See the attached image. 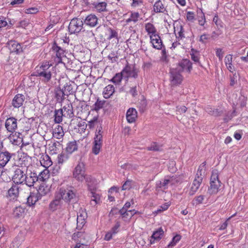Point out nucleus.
<instances>
[{"label":"nucleus","mask_w":248,"mask_h":248,"mask_svg":"<svg viewBox=\"0 0 248 248\" xmlns=\"http://www.w3.org/2000/svg\"><path fill=\"white\" fill-rule=\"evenodd\" d=\"M119 213L121 214L123 218H131L135 214L136 211L134 210H124V209H120Z\"/></svg>","instance_id":"ea45409f"},{"label":"nucleus","mask_w":248,"mask_h":248,"mask_svg":"<svg viewBox=\"0 0 248 248\" xmlns=\"http://www.w3.org/2000/svg\"><path fill=\"white\" fill-rule=\"evenodd\" d=\"M62 89L67 96L75 93L73 84L70 81L66 82Z\"/></svg>","instance_id":"c756f323"},{"label":"nucleus","mask_w":248,"mask_h":248,"mask_svg":"<svg viewBox=\"0 0 248 248\" xmlns=\"http://www.w3.org/2000/svg\"><path fill=\"white\" fill-rule=\"evenodd\" d=\"M105 103V101L104 100H101L98 98L96 102L93 105L92 110L97 112L100 109L103 108Z\"/></svg>","instance_id":"a19ab883"},{"label":"nucleus","mask_w":248,"mask_h":248,"mask_svg":"<svg viewBox=\"0 0 248 248\" xmlns=\"http://www.w3.org/2000/svg\"><path fill=\"white\" fill-rule=\"evenodd\" d=\"M5 126L9 132H14L17 128V120L14 117L8 118L5 121Z\"/></svg>","instance_id":"2eb2a0df"},{"label":"nucleus","mask_w":248,"mask_h":248,"mask_svg":"<svg viewBox=\"0 0 248 248\" xmlns=\"http://www.w3.org/2000/svg\"><path fill=\"white\" fill-rule=\"evenodd\" d=\"M62 202V198L56 193L55 199L49 204L50 209L52 211H55L58 207L61 205Z\"/></svg>","instance_id":"a878e982"},{"label":"nucleus","mask_w":248,"mask_h":248,"mask_svg":"<svg viewBox=\"0 0 248 248\" xmlns=\"http://www.w3.org/2000/svg\"><path fill=\"white\" fill-rule=\"evenodd\" d=\"M25 168H17L14 171V174L12 177V180L16 185L23 184L25 180L26 173Z\"/></svg>","instance_id":"6e6552de"},{"label":"nucleus","mask_w":248,"mask_h":248,"mask_svg":"<svg viewBox=\"0 0 248 248\" xmlns=\"http://www.w3.org/2000/svg\"><path fill=\"white\" fill-rule=\"evenodd\" d=\"M78 150V144L76 140L69 141L67 144L65 151L68 154H71Z\"/></svg>","instance_id":"c85d7f7f"},{"label":"nucleus","mask_w":248,"mask_h":248,"mask_svg":"<svg viewBox=\"0 0 248 248\" xmlns=\"http://www.w3.org/2000/svg\"><path fill=\"white\" fill-rule=\"evenodd\" d=\"M57 194L65 202H70L76 198V192L73 187H61Z\"/></svg>","instance_id":"20e7f679"},{"label":"nucleus","mask_w":248,"mask_h":248,"mask_svg":"<svg viewBox=\"0 0 248 248\" xmlns=\"http://www.w3.org/2000/svg\"><path fill=\"white\" fill-rule=\"evenodd\" d=\"M25 183L29 187L34 186V184L38 180L37 174L35 172H31L27 173L25 176Z\"/></svg>","instance_id":"4468645a"},{"label":"nucleus","mask_w":248,"mask_h":248,"mask_svg":"<svg viewBox=\"0 0 248 248\" xmlns=\"http://www.w3.org/2000/svg\"><path fill=\"white\" fill-rule=\"evenodd\" d=\"M39 198V197L37 194L31 193L27 198V204L30 206L34 205L36 202L38 200Z\"/></svg>","instance_id":"4c0bfd02"},{"label":"nucleus","mask_w":248,"mask_h":248,"mask_svg":"<svg viewBox=\"0 0 248 248\" xmlns=\"http://www.w3.org/2000/svg\"><path fill=\"white\" fill-rule=\"evenodd\" d=\"M40 162L41 165L46 168H48L53 164L50 157L47 154H44L41 156Z\"/></svg>","instance_id":"393cba45"},{"label":"nucleus","mask_w":248,"mask_h":248,"mask_svg":"<svg viewBox=\"0 0 248 248\" xmlns=\"http://www.w3.org/2000/svg\"><path fill=\"white\" fill-rule=\"evenodd\" d=\"M184 78L181 73L175 69L171 71V90L172 87L181 85L183 81Z\"/></svg>","instance_id":"9d476101"},{"label":"nucleus","mask_w":248,"mask_h":248,"mask_svg":"<svg viewBox=\"0 0 248 248\" xmlns=\"http://www.w3.org/2000/svg\"><path fill=\"white\" fill-rule=\"evenodd\" d=\"M83 22L80 18L72 19L69 25L68 30L71 34L79 32L83 29Z\"/></svg>","instance_id":"423d86ee"},{"label":"nucleus","mask_w":248,"mask_h":248,"mask_svg":"<svg viewBox=\"0 0 248 248\" xmlns=\"http://www.w3.org/2000/svg\"><path fill=\"white\" fill-rule=\"evenodd\" d=\"M120 222L119 221H116L115 225L111 229L110 231L115 235L119 232V229L120 227Z\"/></svg>","instance_id":"864d4df0"},{"label":"nucleus","mask_w":248,"mask_h":248,"mask_svg":"<svg viewBox=\"0 0 248 248\" xmlns=\"http://www.w3.org/2000/svg\"><path fill=\"white\" fill-rule=\"evenodd\" d=\"M63 112L64 116L69 118H72L74 116L73 107L71 103H69L63 107Z\"/></svg>","instance_id":"2f4dec72"},{"label":"nucleus","mask_w":248,"mask_h":248,"mask_svg":"<svg viewBox=\"0 0 248 248\" xmlns=\"http://www.w3.org/2000/svg\"><path fill=\"white\" fill-rule=\"evenodd\" d=\"M66 96L61 87L57 89L55 92V96L58 103H62L65 98Z\"/></svg>","instance_id":"72a5a7b5"},{"label":"nucleus","mask_w":248,"mask_h":248,"mask_svg":"<svg viewBox=\"0 0 248 248\" xmlns=\"http://www.w3.org/2000/svg\"><path fill=\"white\" fill-rule=\"evenodd\" d=\"M49 192V188L44 185H41L37 190V194L39 197L46 195Z\"/></svg>","instance_id":"a18cd8bd"},{"label":"nucleus","mask_w":248,"mask_h":248,"mask_svg":"<svg viewBox=\"0 0 248 248\" xmlns=\"http://www.w3.org/2000/svg\"><path fill=\"white\" fill-rule=\"evenodd\" d=\"M25 211V208L21 206L16 207L13 211V215L15 217L19 218L23 217Z\"/></svg>","instance_id":"f704fd0d"},{"label":"nucleus","mask_w":248,"mask_h":248,"mask_svg":"<svg viewBox=\"0 0 248 248\" xmlns=\"http://www.w3.org/2000/svg\"><path fill=\"white\" fill-rule=\"evenodd\" d=\"M187 108L185 106H179L176 107V111L177 114H181L185 113L187 110Z\"/></svg>","instance_id":"4d7b16f0"},{"label":"nucleus","mask_w":248,"mask_h":248,"mask_svg":"<svg viewBox=\"0 0 248 248\" xmlns=\"http://www.w3.org/2000/svg\"><path fill=\"white\" fill-rule=\"evenodd\" d=\"M102 144L93 142V146L92 148L93 153L95 155L99 154Z\"/></svg>","instance_id":"8fccbe9b"},{"label":"nucleus","mask_w":248,"mask_h":248,"mask_svg":"<svg viewBox=\"0 0 248 248\" xmlns=\"http://www.w3.org/2000/svg\"><path fill=\"white\" fill-rule=\"evenodd\" d=\"M218 173L217 170H214L212 172L210 178V186L208 188V192L210 195L217 194L219 187L220 186L221 182L218 178Z\"/></svg>","instance_id":"7ed1b4c3"},{"label":"nucleus","mask_w":248,"mask_h":248,"mask_svg":"<svg viewBox=\"0 0 248 248\" xmlns=\"http://www.w3.org/2000/svg\"><path fill=\"white\" fill-rule=\"evenodd\" d=\"M170 180L168 179H165L163 180V182H160V186L159 187L162 189V190H165L167 188V185L169 182Z\"/></svg>","instance_id":"774afa93"},{"label":"nucleus","mask_w":248,"mask_h":248,"mask_svg":"<svg viewBox=\"0 0 248 248\" xmlns=\"http://www.w3.org/2000/svg\"><path fill=\"white\" fill-rule=\"evenodd\" d=\"M62 147L60 141H51L49 144V150L52 154H56Z\"/></svg>","instance_id":"bb28decb"},{"label":"nucleus","mask_w":248,"mask_h":248,"mask_svg":"<svg viewBox=\"0 0 248 248\" xmlns=\"http://www.w3.org/2000/svg\"><path fill=\"white\" fill-rule=\"evenodd\" d=\"M147 149L150 151H158L160 150V147L156 143L153 142Z\"/></svg>","instance_id":"6e6d98bb"},{"label":"nucleus","mask_w":248,"mask_h":248,"mask_svg":"<svg viewBox=\"0 0 248 248\" xmlns=\"http://www.w3.org/2000/svg\"><path fill=\"white\" fill-rule=\"evenodd\" d=\"M145 29L146 31L147 32L148 34L150 35V37L152 35H155L157 34L156 29L154 25L152 23H146L145 25Z\"/></svg>","instance_id":"c9c22d12"},{"label":"nucleus","mask_w":248,"mask_h":248,"mask_svg":"<svg viewBox=\"0 0 248 248\" xmlns=\"http://www.w3.org/2000/svg\"><path fill=\"white\" fill-rule=\"evenodd\" d=\"M174 33L177 38L182 39L184 37V31L180 21H175L173 23Z\"/></svg>","instance_id":"ddd939ff"},{"label":"nucleus","mask_w":248,"mask_h":248,"mask_svg":"<svg viewBox=\"0 0 248 248\" xmlns=\"http://www.w3.org/2000/svg\"><path fill=\"white\" fill-rule=\"evenodd\" d=\"M140 18V14L138 12H131L130 17L126 19L125 22L127 24L133 22L134 23H136Z\"/></svg>","instance_id":"79ce46f5"},{"label":"nucleus","mask_w":248,"mask_h":248,"mask_svg":"<svg viewBox=\"0 0 248 248\" xmlns=\"http://www.w3.org/2000/svg\"><path fill=\"white\" fill-rule=\"evenodd\" d=\"M98 23V18L94 15H88L84 20V23L90 27H95Z\"/></svg>","instance_id":"5701e85b"},{"label":"nucleus","mask_w":248,"mask_h":248,"mask_svg":"<svg viewBox=\"0 0 248 248\" xmlns=\"http://www.w3.org/2000/svg\"><path fill=\"white\" fill-rule=\"evenodd\" d=\"M84 165L83 163H79L73 171V176L79 181H83L86 175L85 174Z\"/></svg>","instance_id":"1a4fd4ad"},{"label":"nucleus","mask_w":248,"mask_h":248,"mask_svg":"<svg viewBox=\"0 0 248 248\" xmlns=\"http://www.w3.org/2000/svg\"><path fill=\"white\" fill-rule=\"evenodd\" d=\"M126 119L129 123L134 122L137 118V112L136 109L130 108L126 112Z\"/></svg>","instance_id":"4be33fe9"},{"label":"nucleus","mask_w":248,"mask_h":248,"mask_svg":"<svg viewBox=\"0 0 248 248\" xmlns=\"http://www.w3.org/2000/svg\"><path fill=\"white\" fill-rule=\"evenodd\" d=\"M186 19L189 21L193 22L195 19V14L193 12L188 11L186 13Z\"/></svg>","instance_id":"13d9d810"},{"label":"nucleus","mask_w":248,"mask_h":248,"mask_svg":"<svg viewBox=\"0 0 248 248\" xmlns=\"http://www.w3.org/2000/svg\"><path fill=\"white\" fill-rule=\"evenodd\" d=\"M64 132L63 128L60 125H57L54 129L53 131V137L54 138L61 140L63 138L64 136Z\"/></svg>","instance_id":"cd10ccee"},{"label":"nucleus","mask_w":248,"mask_h":248,"mask_svg":"<svg viewBox=\"0 0 248 248\" xmlns=\"http://www.w3.org/2000/svg\"><path fill=\"white\" fill-rule=\"evenodd\" d=\"M154 10L156 13L164 12L165 11L164 5L160 0H158L154 5Z\"/></svg>","instance_id":"c03bdc74"},{"label":"nucleus","mask_w":248,"mask_h":248,"mask_svg":"<svg viewBox=\"0 0 248 248\" xmlns=\"http://www.w3.org/2000/svg\"><path fill=\"white\" fill-rule=\"evenodd\" d=\"M69 156L68 154L62 153L59 154L57 157V163L60 165H62L64 163L66 162L69 159Z\"/></svg>","instance_id":"58836bf2"},{"label":"nucleus","mask_w":248,"mask_h":248,"mask_svg":"<svg viewBox=\"0 0 248 248\" xmlns=\"http://www.w3.org/2000/svg\"><path fill=\"white\" fill-rule=\"evenodd\" d=\"M184 176L179 175L178 176H173L171 177V185L181 184L183 180Z\"/></svg>","instance_id":"49530a36"},{"label":"nucleus","mask_w":248,"mask_h":248,"mask_svg":"<svg viewBox=\"0 0 248 248\" xmlns=\"http://www.w3.org/2000/svg\"><path fill=\"white\" fill-rule=\"evenodd\" d=\"M114 87L112 85H108L103 90V94L104 97L108 99L114 93Z\"/></svg>","instance_id":"473e14b6"},{"label":"nucleus","mask_w":248,"mask_h":248,"mask_svg":"<svg viewBox=\"0 0 248 248\" xmlns=\"http://www.w3.org/2000/svg\"><path fill=\"white\" fill-rule=\"evenodd\" d=\"M137 87L136 86L130 87L129 91V93L131 94L132 96L135 97L138 94V91L137 89Z\"/></svg>","instance_id":"0e129e2a"},{"label":"nucleus","mask_w":248,"mask_h":248,"mask_svg":"<svg viewBox=\"0 0 248 248\" xmlns=\"http://www.w3.org/2000/svg\"><path fill=\"white\" fill-rule=\"evenodd\" d=\"M174 69L181 73L184 71L190 73L192 70V63L189 60L184 59L178 62Z\"/></svg>","instance_id":"0eeeda50"},{"label":"nucleus","mask_w":248,"mask_h":248,"mask_svg":"<svg viewBox=\"0 0 248 248\" xmlns=\"http://www.w3.org/2000/svg\"><path fill=\"white\" fill-rule=\"evenodd\" d=\"M131 182L129 180L126 181L122 186L123 190L129 189L131 187Z\"/></svg>","instance_id":"338daca9"},{"label":"nucleus","mask_w":248,"mask_h":248,"mask_svg":"<svg viewBox=\"0 0 248 248\" xmlns=\"http://www.w3.org/2000/svg\"><path fill=\"white\" fill-rule=\"evenodd\" d=\"M87 214L83 211H79L77 214V229L81 230L86 222Z\"/></svg>","instance_id":"f3484780"},{"label":"nucleus","mask_w":248,"mask_h":248,"mask_svg":"<svg viewBox=\"0 0 248 248\" xmlns=\"http://www.w3.org/2000/svg\"><path fill=\"white\" fill-rule=\"evenodd\" d=\"M19 187L17 185H13L8 189L6 197L9 201H15L17 200L19 195Z\"/></svg>","instance_id":"9b49d317"},{"label":"nucleus","mask_w":248,"mask_h":248,"mask_svg":"<svg viewBox=\"0 0 248 248\" xmlns=\"http://www.w3.org/2000/svg\"><path fill=\"white\" fill-rule=\"evenodd\" d=\"M25 100V96L22 94H17L12 100V105L15 108H18L22 106Z\"/></svg>","instance_id":"6ab92c4d"},{"label":"nucleus","mask_w":248,"mask_h":248,"mask_svg":"<svg viewBox=\"0 0 248 248\" xmlns=\"http://www.w3.org/2000/svg\"><path fill=\"white\" fill-rule=\"evenodd\" d=\"M150 37L151 43L153 46L156 49H160L162 47V43L160 39V36L158 34L155 35H152Z\"/></svg>","instance_id":"aec40b11"},{"label":"nucleus","mask_w":248,"mask_h":248,"mask_svg":"<svg viewBox=\"0 0 248 248\" xmlns=\"http://www.w3.org/2000/svg\"><path fill=\"white\" fill-rule=\"evenodd\" d=\"M232 62V56L231 54L227 55L225 58V63L226 65L231 64Z\"/></svg>","instance_id":"e2e57ef3"},{"label":"nucleus","mask_w":248,"mask_h":248,"mask_svg":"<svg viewBox=\"0 0 248 248\" xmlns=\"http://www.w3.org/2000/svg\"><path fill=\"white\" fill-rule=\"evenodd\" d=\"M104 132L102 127H99V129H96L95 132V136L94 138V142H97L102 144L103 143V135Z\"/></svg>","instance_id":"7c9ffc66"},{"label":"nucleus","mask_w":248,"mask_h":248,"mask_svg":"<svg viewBox=\"0 0 248 248\" xmlns=\"http://www.w3.org/2000/svg\"><path fill=\"white\" fill-rule=\"evenodd\" d=\"M47 173H46L45 171H42L38 176V180L41 181H45L48 178Z\"/></svg>","instance_id":"052dcab7"},{"label":"nucleus","mask_w":248,"mask_h":248,"mask_svg":"<svg viewBox=\"0 0 248 248\" xmlns=\"http://www.w3.org/2000/svg\"><path fill=\"white\" fill-rule=\"evenodd\" d=\"M84 180L86 181L88 189L89 191H93L96 190L97 181L91 175H87L85 176Z\"/></svg>","instance_id":"dca6fc26"},{"label":"nucleus","mask_w":248,"mask_h":248,"mask_svg":"<svg viewBox=\"0 0 248 248\" xmlns=\"http://www.w3.org/2000/svg\"><path fill=\"white\" fill-rule=\"evenodd\" d=\"M107 3L105 2H101L96 3L95 5V8L99 12L106 11Z\"/></svg>","instance_id":"de8ad7c7"},{"label":"nucleus","mask_w":248,"mask_h":248,"mask_svg":"<svg viewBox=\"0 0 248 248\" xmlns=\"http://www.w3.org/2000/svg\"><path fill=\"white\" fill-rule=\"evenodd\" d=\"M164 232L162 228H159L154 232L152 235L150 237L149 241L151 245L155 243V241H159L163 234Z\"/></svg>","instance_id":"412c9836"},{"label":"nucleus","mask_w":248,"mask_h":248,"mask_svg":"<svg viewBox=\"0 0 248 248\" xmlns=\"http://www.w3.org/2000/svg\"><path fill=\"white\" fill-rule=\"evenodd\" d=\"M206 162L202 163L198 168L195 179L190 186L189 194L194 195L199 188L203 180V176L205 170Z\"/></svg>","instance_id":"f03ea898"},{"label":"nucleus","mask_w":248,"mask_h":248,"mask_svg":"<svg viewBox=\"0 0 248 248\" xmlns=\"http://www.w3.org/2000/svg\"><path fill=\"white\" fill-rule=\"evenodd\" d=\"M63 113V109H59L58 110H55L54 121L56 123L59 124L62 122V116H64Z\"/></svg>","instance_id":"37998d69"},{"label":"nucleus","mask_w":248,"mask_h":248,"mask_svg":"<svg viewBox=\"0 0 248 248\" xmlns=\"http://www.w3.org/2000/svg\"><path fill=\"white\" fill-rule=\"evenodd\" d=\"M7 25V22L6 20V18L3 16L0 17V29L5 27Z\"/></svg>","instance_id":"69168bd1"},{"label":"nucleus","mask_w":248,"mask_h":248,"mask_svg":"<svg viewBox=\"0 0 248 248\" xmlns=\"http://www.w3.org/2000/svg\"><path fill=\"white\" fill-rule=\"evenodd\" d=\"M52 51L56 54L57 60L55 61L58 63L62 62V58L64 56V51L61 47L58 46L54 43L52 46Z\"/></svg>","instance_id":"a211bd4d"},{"label":"nucleus","mask_w":248,"mask_h":248,"mask_svg":"<svg viewBox=\"0 0 248 248\" xmlns=\"http://www.w3.org/2000/svg\"><path fill=\"white\" fill-rule=\"evenodd\" d=\"M223 54L224 53L222 51V49L219 48L216 49V54L220 61L222 60L223 57Z\"/></svg>","instance_id":"bf43d9fd"},{"label":"nucleus","mask_w":248,"mask_h":248,"mask_svg":"<svg viewBox=\"0 0 248 248\" xmlns=\"http://www.w3.org/2000/svg\"><path fill=\"white\" fill-rule=\"evenodd\" d=\"M108 31L109 33V35L108 37V39L110 40L113 38H117L118 33L115 30H114L111 28H109L108 29Z\"/></svg>","instance_id":"3c124183"},{"label":"nucleus","mask_w":248,"mask_h":248,"mask_svg":"<svg viewBox=\"0 0 248 248\" xmlns=\"http://www.w3.org/2000/svg\"><path fill=\"white\" fill-rule=\"evenodd\" d=\"M87 126H88L90 129H93L95 127H96V129H99L100 127H102V122L99 120L98 116H94L92 120L89 121L88 124L86 125V127Z\"/></svg>","instance_id":"b1692460"},{"label":"nucleus","mask_w":248,"mask_h":248,"mask_svg":"<svg viewBox=\"0 0 248 248\" xmlns=\"http://www.w3.org/2000/svg\"><path fill=\"white\" fill-rule=\"evenodd\" d=\"M38 12V9L35 7L29 8L25 10V13L27 14H34Z\"/></svg>","instance_id":"680f3d73"},{"label":"nucleus","mask_w":248,"mask_h":248,"mask_svg":"<svg viewBox=\"0 0 248 248\" xmlns=\"http://www.w3.org/2000/svg\"><path fill=\"white\" fill-rule=\"evenodd\" d=\"M7 46L8 47L11 53H16L20 54L23 51V46L20 43L15 40H11L7 44Z\"/></svg>","instance_id":"f8f14e48"},{"label":"nucleus","mask_w":248,"mask_h":248,"mask_svg":"<svg viewBox=\"0 0 248 248\" xmlns=\"http://www.w3.org/2000/svg\"><path fill=\"white\" fill-rule=\"evenodd\" d=\"M124 78V76L122 75V71L121 73L116 74L115 76L111 79V81L115 84H119Z\"/></svg>","instance_id":"09e8293b"},{"label":"nucleus","mask_w":248,"mask_h":248,"mask_svg":"<svg viewBox=\"0 0 248 248\" xmlns=\"http://www.w3.org/2000/svg\"><path fill=\"white\" fill-rule=\"evenodd\" d=\"M182 238L180 234H176L171 240V247L175 245Z\"/></svg>","instance_id":"5fc2aeb1"},{"label":"nucleus","mask_w":248,"mask_h":248,"mask_svg":"<svg viewBox=\"0 0 248 248\" xmlns=\"http://www.w3.org/2000/svg\"><path fill=\"white\" fill-rule=\"evenodd\" d=\"M139 70L134 65H130L128 63L122 70V75L124 78L128 80L130 78H137L138 76Z\"/></svg>","instance_id":"39448f33"},{"label":"nucleus","mask_w":248,"mask_h":248,"mask_svg":"<svg viewBox=\"0 0 248 248\" xmlns=\"http://www.w3.org/2000/svg\"><path fill=\"white\" fill-rule=\"evenodd\" d=\"M191 59L195 62L199 61V57L198 52L193 48L191 49V53H190Z\"/></svg>","instance_id":"603ef678"},{"label":"nucleus","mask_w":248,"mask_h":248,"mask_svg":"<svg viewBox=\"0 0 248 248\" xmlns=\"http://www.w3.org/2000/svg\"><path fill=\"white\" fill-rule=\"evenodd\" d=\"M96 190L90 191L89 196L91 198V204L95 205L97 204L100 201V196L96 193Z\"/></svg>","instance_id":"e433bc0d"},{"label":"nucleus","mask_w":248,"mask_h":248,"mask_svg":"<svg viewBox=\"0 0 248 248\" xmlns=\"http://www.w3.org/2000/svg\"><path fill=\"white\" fill-rule=\"evenodd\" d=\"M53 67L48 62L41 63L35 68V76L44 83L49 82L54 74Z\"/></svg>","instance_id":"f257e3e1"}]
</instances>
